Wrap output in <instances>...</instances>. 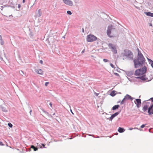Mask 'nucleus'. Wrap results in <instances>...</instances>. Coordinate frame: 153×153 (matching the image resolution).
Instances as JSON below:
<instances>
[{
	"mask_svg": "<svg viewBox=\"0 0 153 153\" xmlns=\"http://www.w3.org/2000/svg\"><path fill=\"white\" fill-rule=\"evenodd\" d=\"M31 111H30V112L31 113Z\"/></svg>",
	"mask_w": 153,
	"mask_h": 153,
	"instance_id": "de8ad7c7",
	"label": "nucleus"
},
{
	"mask_svg": "<svg viewBox=\"0 0 153 153\" xmlns=\"http://www.w3.org/2000/svg\"><path fill=\"white\" fill-rule=\"evenodd\" d=\"M31 148L33 149L34 151H37V150H38V149L37 148L35 147L33 145L31 146Z\"/></svg>",
	"mask_w": 153,
	"mask_h": 153,
	"instance_id": "6ab92c4d",
	"label": "nucleus"
},
{
	"mask_svg": "<svg viewBox=\"0 0 153 153\" xmlns=\"http://www.w3.org/2000/svg\"><path fill=\"white\" fill-rule=\"evenodd\" d=\"M151 100L152 101V102L151 103V104H152V103L153 104V98H151Z\"/></svg>",
	"mask_w": 153,
	"mask_h": 153,
	"instance_id": "e433bc0d",
	"label": "nucleus"
},
{
	"mask_svg": "<svg viewBox=\"0 0 153 153\" xmlns=\"http://www.w3.org/2000/svg\"><path fill=\"white\" fill-rule=\"evenodd\" d=\"M137 51H138V58L134 60V65L136 68H139L142 66L145 62V58H144L143 55L138 48Z\"/></svg>",
	"mask_w": 153,
	"mask_h": 153,
	"instance_id": "f257e3e1",
	"label": "nucleus"
},
{
	"mask_svg": "<svg viewBox=\"0 0 153 153\" xmlns=\"http://www.w3.org/2000/svg\"><path fill=\"white\" fill-rule=\"evenodd\" d=\"M125 129L121 127H119L118 131L119 133H123L125 131Z\"/></svg>",
	"mask_w": 153,
	"mask_h": 153,
	"instance_id": "4468645a",
	"label": "nucleus"
},
{
	"mask_svg": "<svg viewBox=\"0 0 153 153\" xmlns=\"http://www.w3.org/2000/svg\"><path fill=\"white\" fill-rule=\"evenodd\" d=\"M67 14L69 15H71V11H68L67 12Z\"/></svg>",
	"mask_w": 153,
	"mask_h": 153,
	"instance_id": "5701e85b",
	"label": "nucleus"
},
{
	"mask_svg": "<svg viewBox=\"0 0 153 153\" xmlns=\"http://www.w3.org/2000/svg\"><path fill=\"white\" fill-rule=\"evenodd\" d=\"M133 129V128H129V130L130 131H131V130H132V129Z\"/></svg>",
	"mask_w": 153,
	"mask_h": 153,
	"instance_id": "f704fd0d",
	"label": "nucleus"
},
{
	"mask_svg": "<svg viewBox=\"0 0 153 153\" xmlns=\"http://www.w3.org/2000/svg\"><path fill=\"white\" fill-rule=\"evenodd\" d=\"M119 114V113L118 112H117L111 115V117H112V118H114L115 117H116L118 114Z\"/></svg>",
	"mask_w": 153,
	"mask_h": 153,
	"instance_id": "aec40b11",
	"label": "nucleus"
},
{
	"mask_svg": "<svg viewBox=\"0 0 153 153\" xmlns=\"http://www.w3.org/2000/svg\"><path fill=\"white\" fill-rule=\"evenodd\" d=\"M25 1V0H23V1H22V2H23V3H24Z\"/></svg>",
	"mask_w": 153,
	"mask_h": 153,
	"instance_id": "a19ab883",
	"label": "nucleus"
},
{
	"mask_svg": "<svg viewBox=\"0 0 153 153\" xmlns=\"http://www.w3.org/2000/svg\"><path fill=\"white\" fill-rule=\"evenodd\" d=\"M115 31L116 30L115 28H114L112 25H109L108 27L107 32H106L107 35L110 37H113L114 35L111 34V31H114L115 32Z\"/></svg>",
	"mask_w": 153,
	"mask_h": 153,
	"instance_id": "7ed1b4c3",
	"label": "nucleus"
},
{
	"mask_svg": "<svg viewBox=\"0 0 153 153\" xmlns=\"http://www.w3.org/2000/svg\"><path fill=\"white\" fill-rule=\"evenodd\" d=\"M134 102L136 104L137 108H139L141 105V100L140 99H136Z\"/></svg>",
	"mask_w": 153,
	"mask_h": 153,
	"instance_id": "6e6552de",
	"label": "nucleus"
},
{
	"mask_svg": "<svg viewBox=\"0 0 153 153\" xmlns=\"http://www.w3.org/2000/svg\"><path fill=\"white\" fill-rule=\"evenodd\" d=\"M49 84V82H46L45 83V85L46 86H47Z\"/></svg>",
	"mask_w": 153,
	"mask_h": 153,
	"instance_id": "cd10ccee",
	"label": "nucleus"
},
{
	"mask_svg": "<svg viewBox=\"0 0 153 153\" xmlns=\"http://www.w3.org/2000/svg\"><path fill=\"white\" fill-rule=\"evenodd\" d=\"M91 57H93V56H91Z\"/></svg>",
	"mask_w": 153,
	"mask_h": 153,
	"instance_id": "09e8293b",
	"label": "nucleus"
},
{
	"mask_svg": "<svg viewBox=\"0 0 153 153\" xmlns=\"http://www.w3.org/2000/svg\"><path fill=\"white\" fill-rule=\"evenodd\" d=\"M42 146H43V148H45V144H42Z\"/></svg>",
	"mask_w": 153,
	"mask_h": 153,
	"instance_id": "c9c22d12",
	"label": "nucleus"
},
{
	"mask_svg": "<svg viewBox=\"0 0 153 153\" xmlns=\"http://www.w3.org/2000/svg\"><path fill=\"white\" fill-rule=\"evenodd\" d=\"M146 71V67L142 68L141 69H138L135 71L134 75L135 76H140L145 74Z\"/></svg>",
	"mask_w": 153,
	"mask_h": 153,
	"instance_id": "f03ea898",
	"label": "nucleus"
},
{
	"mask_svg": "<svg viewBox=\"0 0 153 153\" xmlns=\"http://www.w3.org/2000/svg\"><path fill=\"white\" fill-rule=\"evenodd\" d=\"M2 40V37L1 35H0V41Z\"/></svg>",
	"mask_w": 153,
	"mask_h": 153,
	"instance_id": "4c0bfd02",
	"label": "nucleus"
},
{
	"mask_svg": "<svg viewBox=\"0 0 153 153\" xmlns=\"http://www.w3.org/2000/svg\"><path fill=\"white\" fill-rule=\"evenodd\" d=\"M103 61H104L105 62H108V60L107 59H103Z\"/></svg>",
	"mask_w": 153,
	"mask_h": 153,
	"instance_id": "393cba45",
	"label": "nucleus"
},
{
	"mask_svg": "<svg viewBox=\"0 0 153 153\" xmlns=\"http://www.w3.org/2000/svg\"><path fill=\"white\" fill-rule=\"evenodd\" d=\"M71 113H72L73 114H74V113H73V112L71 111Z\"/></svg>",
	"mask_w": 153,
	"mask_h": 153,
	"instance_id": "37998d69",
	"label": "nucleus"
},
{
	"mask_svg": "<svg viewBox=\"0 0 153 153\" xmlns=\"http://www.w3.org/2000/svg\"><path fill=\"white\" fill-rule=\"evenodd\" d=\"M109 48L111 49L112 52L114 54H116L117 53V49H116V46L115 45L112 44H109L108 45Z\"/></svg>",
	"mask_w": 153,
	"mask_h": 153,
	"instance_id": "39448f33",
	"label": "nucleus"
},
{
	"mask_svg": "<svg viewBox=\"0 0 153 153\" xmlns=\"http://www.w3.org/2000/svg\"><path fill=\"white\" fill-rule=\"evenodd\" d=\"M110 65H111V67L112 68H114V66L112 63L110 64Z\"/></svg>",
	"mask_w": 153,
	"mask_h": 153,
	"instance_id": "a878e982",
	"label": "nucleus"
},
{
	"mask_svg": "<svg viewBox=\"0 0 153 153\" xmlns=\"http://www.w3.org/2000/svg\"><path fill=\"white\" fill-rule=\"evenodd\" d=\"M125 100H126L125 99H123V100H122V101H121V104H123V103H124V102H125Z\"/></svg>",
	"mask_w": 153,
	"mask_h": 153,
	"instance_id": "b1692460",
	"label": "nucleus"
},
{
	"mask_svg": "<svg viewBox=\"0 0 153 153\" xmlns=\"http://www.w3.org/2000/svg\"><path fill=\"white\" fill-rule=\"evenodd\" d=\"M153 103H152V104H151L150 106L149 107V109L148 110V114H149V115H152L153 114Z\"/></svg>",
	"mask_w": 153,
	"mask_h": 153,
	"instance_id": "9d476101",
	"label": "nucleus"
},
{
	"mask_svg": "<svg viewBox=\"0 0 153 153\" xmlns=\"http://www.w3.org/2000/svg\"><path fill=\"white\" fill-rule=\"evenodd\" d=\"M114 74H115V75H116L117 76H119V75L118 73H114Z\"/></svg>",
	"mask_w": 153,
	"mask_h": 153,
	"instance_id": "bb28decb",
	"label": "nucleus"
},
{
	"mask_svg": "<svg viewBox=\"0 0 153 153\" xmlns=\"http://www.w3.org/2000/svg\"><path fill=\"white\" fill-rule=\"evenodd\" d=\"M43 112H44V113H45L46 114H48V112H46V111H43Z\"/></svg>",
	"mask_w": 153,
	"mask_h": 153,
	"instance_id": "ea45409f",
	"label": "nucleus"
},
{
	"mask_svg": "<svg viewBox=\"0 0 153 153\" xmlns=\"http://www.w3.org/2000/svg\"><path fill=\"white\" fill-rule=\"evenodd\" d=\"M38 16H41V15H42V12H41L40 9L38 10Z\"/></svg>",
	"mask_w": 153,
	"mask_h": 153,
	"instance_id": "412c9836",
	"label": "nucleus"
},
{
	"mask_svg": "<svg viewBox=\"0 0 153 153\" xmlns=\"http://www.w3.org/2000/svg\"><path fill=\"white\" fill-rule=\"evenodd\" d=\"M136 78H140V79L143 81H146L147 79V78L145 76H138L136 77Z\"/></svg>",
	"mask_w": 153,
	"mask_h": 153,
	"instance_id": "ddd939ff",
	"label": "nucleus"
},
{
	"mask_svg": "<svg viewBox=\"0 0 153 153\" xmlns=\"http://www.w3.org/2000/svg\"><path fill=\"white\" fill-rule=\"evenodd\" d=\"M148 60H149V64H151V66L152 67V68H153V61L148 58Z\"/></svg>",
	"mask_w": 153,
	"mask_h": 153,
	"instance_id": "a211bd4d",
	"label": "nucleus"
},
{
	"mask_svg": "<svg viewBox=\"0 0 153 153\" xmlns=\"http://www.w3.org/2000/svg\"><path fill=\"white\" fill-rule=\"evenodd\" d=\"M126 56V57L130 58H132L133 56L132 53L131 51L127 50L124 53V56Z\"/></svg>",
	"mask_w": 153,
	"mask_h": 153,
	"instance_id": "423d86ee",
	"label": "nucleus"
},
{
	"mask_svg": "<svg viewBox=\"0 0 153 153\" xmlns=\"http://www.w3.org/2000/svg\"><path fill=\"white\" fill-rule=\"evenodd\" d=\"M8 125L9 126L10 128H12V126H13V125L10 123H8Z\"/></svg>",
	"mask_w": 153,
	"mask_h": 153,
	"instance_id": "4be33fe9",
	"label": "nucleus"
},
{
	"mask_svg": "<svg viewBox=\"0 0 153 153\" xmlns=\"http://www.w3.org/2000/svg\"><path fill=\"white\" fill-rule=\"evenodd\" d=\"M40 64H43V61H42V60H40Z\"/></svg>",
	"mask_w": 153,
	"mask_h": 153,
	"instance_id": "72a5a7b5",
	"label": "nucleus"
},
{
	"mask_svg": "<svg viewBox=\"0 0 153 153\" xmlns=\"http://www.w3.org/2000/svg\"><path fill=\"white\" fill-rule=\"evenodd\" d=\"M54 114H55V113H53V115H54Z\"/></svg>",
	"mask_w": 153,
	"mask_h": 153,
	"instance_id": "49530a36",
	"label": "nucleus"
},
{
	"mask_svg": "<svg viewBox=\"0 0 153 153\" xmlns=\"http://www.w3.org/2000/svg\"><path fill=\"white\" fill-rule=\"evenodd\" d=\"M0 42H1V45L4 44V42L2 40H1V41H0Z\"/></svg>",
	"mask_w": 153,
	"mask_h": 153,
	"instance_id": "c756f323",
	"label": "nucleus"
},
{
	"mask_svg": "<svg viewBox=\"0 0 153 153\" xmlns=\"http://www.w3.org/2000/svg\"><path fill=\"white\" fill-rule=\"evenodd\" d=\"M137 128H134V129H137Z\"/></svg>",
	"mask_w": 153,
	"mask_h": 153,
	"instance_id": "c03bdc74",
	"label": "nucleus"
},
{
	"mask_svg": "<svg viewBox=\"0 0 153 153\" xmlns=\"http://www.w3.org/2000/svg\"><path fill=\"white\" fill-rule=\"evenodd\" d=\"M149 104H150V102H146V105H144L143 106L142 110H143L144 112H145L148 110V108H149Z\"/></svg>",
	"mask_w": 153,
	"mask_h": 153,
	"instance_id": "1a4fd4ad",
	"label": "nucleus"
},
{
	"mask_svg": "<svg viewBox=\"0 0 153 153\" xmlns=\"http://www.w3.org/2000/svg\"><path fill=\"white\" fill-rule=\"evenodd\" d=\"M123 99H126V100H133V98L131 97V96L128 94H126V95L125 96L124 98Z\"/></svg>",
	"mask_w": 153,
	"mask_h": 153,
	"instance_id": "9b49d317",
	"label": "nucleus"
},
{
	"mask_svg": "<svg viewBox=\"0 0 153 153\" xmlns=\"http://www.w3.org/2000/svg\"><path fill=\"white\" fill-rule=\"evenodd\" d=\"M1 110L2 111L5 112H7V109L5 107L1 106Z\"/></svg>",
	"mask_w": 153,
	"mask_h": 153,
	"instance_id": "f3484780",
	"label": "nucleus"
},
{
	"mask_svg": "<svg viewBox=\"0 0 153 153\" xmlns=\"http://www.w3.org/2000/svg\"><path fill=\"white\" fill-rule=\"evenodd\" d=\"M49 105H50L51 107H52V103L51 102H50V103H49Z\"/></svg>",
	"mask_w": 153,
	"mask_h": 153,
	"instance_id": "58836bf2",
	"label": "nucleus"
},
{
	"mask_svg": "<svg viewBox=\"0 0 153 153\" xmlns=\"http://www.w3.org/2000/svg\"><path fill=\"white\" fill-rule=\"evenodd\" d=\"M85 49H84V50H83V51H82V52H81V53H84V52H85Z\"/></svg>",
	"mask_w": 153,
	"mask_h": 153,
	"instance_id": "473e14b6",
	"label": "nucleus"
},
{
	"mask_svg": "<svg viewBox=\"0 0 153 153\" xmlns=\"http://www.w3.org/2000/svg\"><path fill=\"white\" fill-rule=\"evenodd\" d=\"M114 118H112V117H110V119H113Z\"/></svg>",
	"mask_w": 153,
	"mask_h": 153,
	"instance_id": "79ce46f5",
	"label": "nucleus"
},
{
	"mask_svg": "<svg viewBox=\"0 0 153 153\" xmlns=\"http://www.w3.org/2000/svg\"><path fill=\"white\" fill-rule=\"evenodd\" d=\"M120 107V105H115L114 106L112 107V110H116V109H118L119 107Z\"/></svg>",
	"mask_w": 153,
	"mask_h": 153,
	"instance_id": "dca6fc26",
	"label": "nucleus"
},
{
	"mask_svg": "<svg viewBox=\"0 0 153 153\" xmlns=\"http://www.w3.org/2000/svg\"><path fill=\"white\" fill-rule=\"evenodd\" d=\"M145 126V124H143L141 126V128H143Z\"/></svg>",
	"mask_w": 153,
	"mask_h": 153,
	"instance_id": "c85d7f7f",
	"label": "nucleus"
},
{
	"mask_svg": "<svg viewBox=\"0 0 153 153\" xmlns=\"http://www.w3.org/2000/svg\"><path fill=\"white\" fill-rule=\"evenodd\" d=\"M97 37L92 34H89L86 37V40L88 42H92L96 41Z\"/></svg>",
	"mask_w": 153,
	"mask_h": 153,
	"instance_id": "20e7f679",
	"label": "nucleus"
},
{
	"mask_svg": "<svg viewBox=\"0 0 153 153\" xmlns=\"http://www.w3.org/2000/svg\"><path fill=\"white\" fill-rule=\"evenodd\" d=\"M63 2L68 6H72L73 5V2L71 0H63Z\"/></svg>",
	"mask_w": 153,
	"mask_h": 153,
	"instance_id": "0eeeda50",
	"label": "nucleus"
},
{
	"mask_svg": "<svg viewBox=\"0 0 153 153\" xmlns=\"http://www.w3.org/2000/svg\"><path fill=\"white\" fill-rule=\"evenodd\" d=\"M145 14L146 16H149L151 17H153V13H151L149 12H145Z\"/></svg>",
	"mask_w": 153,
	"mask_h": 153,
	"instance_id": "2eb2a0df",
	"label": "nucleus"
},
{
	"mask_svg": "<svg viewBox=\"0 0 153 153\" xmlns=\"http://www.w3.org/2000/svg\"><path fill=\"white\" fill-rule=\"evenodd\" d=\"M113 92H114V91H112V93H113Z\"/></svg>",
	"mask_w": 153,
	"mask_h": 153,
	"instance_id": "a18cd8bd",
	"label": "nucleus"
},
{
	"mask_svg": "<svg viewBox=\"0 0 153 153\" xmlns=\"http://www.w3.org/2000/svg\"><path fill=\"white\" fill-rule=\"evenodd\" d=\"M0 146H4V144H3V143H2V142L0 141Z\"/></svg>",
	"mask_w": 153,
	"mask_h": 153,
	"instance_id": "7c9ffc66",
	"label": "nucleus"
},
{
	"mask_svg": "<svg viewBox=\"0 0 153 153\" xmlns=\"http://www.w3.org/2000/svg\"><path fill=\"white\" fill-rule=\"evenodd\" d=\"M38 74L42 75L43 74V72L42 71V69H36L35 71Z\"/></svg>",
	"mask_w": 153,
	"mask_h": 153,
	"instance_id": "f8f14e48",
	"label": "nucleus"
},
{
	"mask_svg": "<svg viewBox=\"0 0 153 153\" xmlns=\"http://www.w3.org/2000/svg\"><path fill=\"white\" fill-rule=\"evenodd\" d=\"M94 94H95V95H96V96H98V95H99V94H98L96 92L94 93Z\"/></svg>",
	"mask_w": 153,
	"mask_h": 153,
	"instance_id": "2f4dec72",
	"label": "nucleus"
}]
</instances>
